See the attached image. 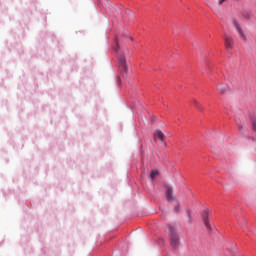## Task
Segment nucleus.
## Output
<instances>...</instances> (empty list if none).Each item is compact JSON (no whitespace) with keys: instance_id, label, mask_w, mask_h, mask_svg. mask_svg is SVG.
I'll return each mask as SVG.
<instances>
[{"instance_id":"obj_9","label":"nucleus","mask_w":256,"mask_h":256,"mask_svg":"<svg viewBox=\"0 0 256 256\" xmlns=\"http://www.w3.org/2000/svg\"><path fill=\"white\" fill-rule=\"evenodd\" d=\"M157 175H159V171L157 170H152L150 173V178L152 179V181L155 180V177H157Z\"/></svg>"},{"instance_id":"obj_7","label":"nucleus","mask_w":256,"mask_h":256,"mask_svg":"<svg viewBox=\"0 0 256 256\" xmlns=\"http://www.w3.org/2000/svg\"><path fill=\"white\" fill-rule=\"evenodd\" d=\"M154 139H159L161 143H165V134L160 129L154 131Z\"/></svg>"},{"instance_id":"obj_14","label":"nucleus","mask_w":256,"mask_h":256,"mask_svg":"<svg viewBox=\"0 0 256 256\" xmlns=\"http://www.w3.org/2000/svg\"><path fill=\"white\" fill-rule=\"evenodd\" d=\"M118 83H121V78L118 77Z\"/></svg>"},{"instance_id":"obj_5","label":"nucleus","mask_w":256,"mask_h":256,"mask_svg":"<svg viewBox=\"0 0 256 256\" xmlns=\"http://www.w3.org/2000/svg\"><path fill=\"white\" fill-rule=\"evenodd\" d=\"M209 213H211V211L209 210H205L204 211V215H203V221L205 224V227L208 231H211V222L209 221Z\"/></svg>"},{"instance_id":"obj_4","label":"nucleus","mask_w":256,"mask_h":256,"mask_svg":"<svg viewBox=\"0 0 256 256\" xmlns=\"http://www.w3.org/2000/svg\"><path fill=\"white\" fill-rule=\"evenodd\" d=\"M233 25L236 31H238L239 35L242 37L243 41H247V36L245 35V32H243V29L241 28V25H239V22L237 20H234Z\"/></svg>"},{"instance_id":"obj_3","label":"nucleus","mask_w":256,"mask_h":256,"mask_svg":"<svg viewBox=\"0 0 256 256\" xmlns=\"http://www.w3.org/2000/svg\"><path fill=\"white\" fill-rule=\"evenodd\" d=\"M166 192V199L169 203H173V200L175 199V197L173 196V187L166 185L165 186Z\"/></svg>"},{"instance_id":"obj_13","label":"nucleus","mask_w":256,"mask_h":256,"mask_svg":"<svg viewBox=\"0 0 256 256\" xmlns=\"http://www.w3.org/2000/svg\"><path fill=\"white\" fill-rule=\"evenodd\" d=\"M223 3H225V0H219L218 1V5H223Z\"/></svg>"},{"instance_id":"obj_10","label":"nucleus","mask_w":256,"mask_h":256,"mask_svg":"<svg viewBox=\"0 0 256 256\" xmlns=\"http://www.w3.org/2000/svg\"><path fill=\"white\" fill-rule=\"evenodd\" d=\"M192 103L193 105H195V107H197V109H199V111H201V104L199 103V101L193 100Z\"/></svg>"},{"instance_id":"obj_2","label":"nucleus","mask_w":256,"mask_h":256,"mask_svg":"<svg viewBox=\"0 0 256 256\" xmlns=\"http://www.w3.org/2000/svg\"><path fill=\"white\" fill-rule=\"evenodd\" d=\"M168 229L170 233V245L174 249H177L179 247V235L173 226H168Z\"/></svg>"},{"instance_id":"obj_15","label":"nucleus","mask_w":256,"mask_h":256,"mask_svg":"<svg viewBox=\"0 0 256 256\" xmlns=\"http://www.w3.org/2000/svg\"><path fill=\"white\" fill-rule=\"evenodd\" d=\"M246 17H247V19H249V15H247Z\"/></svg>"},{"instance_id":"obj_11","label":"nucleus","mask_w":256,"mask_h":256,"mask_svg":"<svg viewBox=\"0 0 256 256\" xmlns=\"http://www.w3.org/2000/svg\"><path fill=\"white\" fill-rule=\"evenodd\" d=\"M174 211L176 213H179V211H181V205L177 204L175 207H174Z\"/></svg>"},{"instance_id":"obj_8","label":"nucleus","mask_w":256,"mask_h":256,"mask_svg":"<svg viewBox=\"0 0 256 256\" xmlns=\"http://www.w3.org/2000/svg\"><path fill=\"white\" fill-rule=\"evenodd\" d=\"M225 47L228 53H229V49L233 47V38L229 35L225 36Z\"/></svg>"},{"instance_id":"obj_6","label":"nucleus","mask_w":256,"mask_h":256,"mask_svg":"<svg viewBox=\"0 0 256 256\" xmlns=\"http://www.w3.org/2000/svg\"><path fill=\"white\" fill-rule=\"evenodd\" d=\"M217 89L221 95H227L231 91V88L227 84H218Z\"/></svg>"},{"instance_id":"obj_1","label":"nucleus","mask_w":256,"mask_h":256,"mask_svg":"<svg viewBox=\"0 0 256 256\" xmlns=\"http://www.w3.org/2000/svg\"><path fill=\"white\" fill-rule=\"evenodd\" d=\"M116 53L118 54V60H119V70L122 75H127L129 69L127 68V58L125 57V54L119 53V41L116 40Z\"/></svg>"},{"instance_id":"obj_12","label":"nucleus","mask_w":256,"mask_h":256,"mask_svg":"<svg viewBox=\"0 0 256 256\" xmlns=\"http://www.w3.org/2000/svg\"><path fill=\"white\" fill-rule=\"evenodd\" d=\"M252 129L256 131V120H252Z\"/></svg>"}]
</instances>
